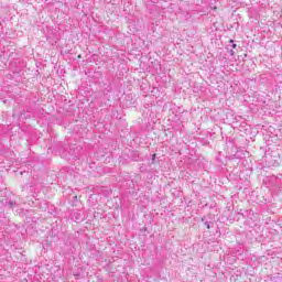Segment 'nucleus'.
<instances>
[{"label":"nucleus","instance_id":"3","mask_svg":"<svg viewBox=\"0 0 282 282\" xmlns=\"http://www.w3.org/2000/svg\"><path fill=\"white\" fill-rule=\"evenodd\" d=\"M227 50H229V54H230L231 56H235V51H234L232 48H230V47L228 46Z\"/></svg>","mask_w":282,"mask_h":282},{"label":"nucleus","instance_id":"4","mask_svg":"<svg viewBox=\"0 0 282 282\" xmlns=\"http://www.w3.org/2000/svg\"><path fill=\"white\" fill-rule=\"evenodd\" d=\"M9 206H10V208H12V206H14V202L10 200Z\"/></svg>","mask_w":282,"mask_h":282},{"label":"nucleus","instance_id":"5","mask_svg":"<svg viewBox=\"0 0 282 282\" xmlns=\"http://www.w3.org/2000/svg\"><path fill=\"white\" fill-rule=\"evenodd\" d=\"M206 226H207L208 229H210V225L208 223H206Z\"/></svg>","mask_w":282,"mask_h":282},{"label":"nucleus","instance_id":"2","mask_svg":"<svg viewBox=\"0 0 282 282\" xmlns=\"http://www.w3.org/2000/svg\"><path fill=\"white\" fill-rule=\"evenodd\" d=\"M229 43H231L232 50L237 48V44H235V41L230 40Z\"/></svg>","mask_w":282,"mask_h":282},{"label":"nucleus","instance_id":"1","mask_svg":"<svg viewBox=\"0 0 282 282\" xmlns=\"http://www.w3.org/2000/svg\"><path fill=\"white\" fill-rule=\"evenodd\" d=\"M72 219H73V221H76L77 224L83 221V217L80 216L79 213L72 214Z\"/></svg>","mask_w":282,"mask_h":282}]
</instances>
